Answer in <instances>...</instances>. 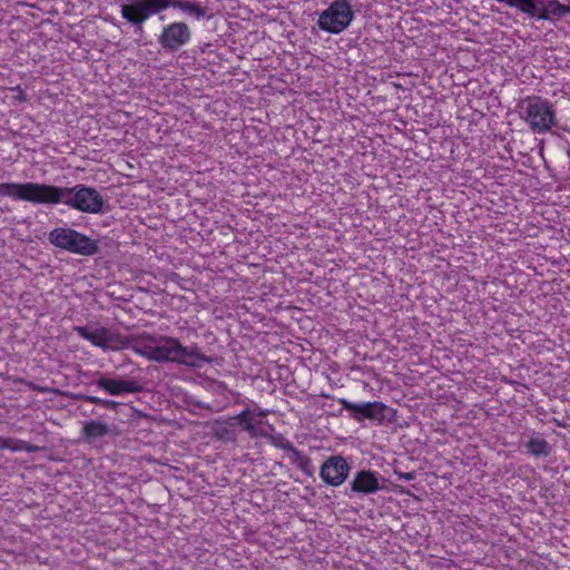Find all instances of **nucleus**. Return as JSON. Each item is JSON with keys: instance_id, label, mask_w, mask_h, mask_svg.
Returning a JSON list of instances; mask_svg holds the SVG:
<instances>
[{"instance_id": "obj_1", "label": "nucleus", "mask_w": 570, "mask_h": 570, "mask_svg": "<svg viewBox=\"0 0 570 570\" xmlns=\"http://www.w3.org/2000/svg\"><path fill=\"white\" fill-rule=\"evenodd\" d=\"M134 350L155 362H175L198 368L210 362L196 347L183 346L177 338L169 336H142L136 340Z\"/></svg>"}, {"instance_id": "obj_2", "label": "nucleus", "mask_w": 570, "mask_h": 570, "mask_svg": "<svg viewBox=\"0 0 570 570\" xmlns=\"http://www.w3.org/2000/svg\"><path fill=\"white\" fill-rule=\"evenodd\" d=\"M174 8L200 20L207 17V8L196 0H128L120 7L121 18L142 31L145 22L153 16Z\"/></svg>"}, {"instance_id": "obj_3", "label": "nucleus", "mask_w": 570, "mask_h": 570, "mask_svg": "<svg viewBox=\"0 0 570 570\" xmlns=\"http://www.w3.org/2000/svg\"><path fill=\"white\" fill-rule=\"evenodd\" d=\"M66 205L88 214H99L104 206L102 196L91 187L76 185L73 187H59L47 184L45 205Z\"/></svg>"}, {"instance_id": "obj_4", "label": "nucleus", "mask_w": 570, "mask_h": 570, "mask_svg": "<svg viewBox=\"0 0 570 570\" xmlns=\"http://www.w3.org/2000/svg\"><path fill=\"white\" fill-rule=\"evenodd\" d=\"M519 116L534 134L550 131L557 125L553 105L539 96L527 97L519 106Z\"/></svg>"}, {"instance_id": "obj_5", "label": "nucleus", "mask_w": 570, "mask_h": 570, "mask_svg": "<svg viewBox=\"0 0 570 570\" xmlns=\"http://www.w3.org/2000/svg\"><path fill=\"white\" fill-rule=\"evenodd\" d=\"M509 8H514L537 20H548L556 22L570 13V6L561 3L559 0H495Z\"/></svg>"}, {"instance_id": "obj_6", "label": "nucleus", "mask_w": 570, "mask_h": 570, "mask_svg": "<svg viewBox=\"0 0 570 570\" xmlns=\"http://www.w3.org/2000/svg\"><path fill=\"white\" fill-rule=\"evenodd\" d=\"M50 244L69 253L90 256L98 252V244L70 227H57L48 234Z\"/></svg>"}, {"instance_id": "obj_7", "label": "nucleus", "mask_w": 570, "mask_h": 570, "mask_svg": "<svg viewBox=\"0 0 570 570\" xmlns=\"http://www.w3.org/2000/svg\"><path fill=\"white\" fill-rule=\"evenodd\" d=\"M354 12L347 0H335L325 10H323L317 20L321 30L338 35L352 23Z\"/></svg>"}, {"instance_id": "obj_8", "label": "nucleus", "mask_w": 570, "mask_h": 570, "mask_svg": "<svg viewBox=\"0 0 570 570\" xmlns=\"http://www.w3.org/2000/svg\"><path fill=\"white\" fill-rule=\"evenodd\" d=\"M46 188L47 184L40 183H4L0 184V196L28 202L33 205H45Z\"/></svg>"}, {"instance_id": "obj_9", "label": "nucleus", "mask_w": 570, "mask_h": 570, "mask_svg": "<svg viewBox=\"0 0 570 570\" xmlns=\"http://www.w3.org/2000/svg\"><path fill=\"white\" fill-rule=\"evenodd\" d=\"M191 40L190 28L181 21H174L164 26L158 42L166 51H177Z\"/></svg>"}, {"instance_id": "obj_10", "label": "nucleus", "mask_w": 570, "mask_h": 570, "mask_svg": "<svg viewBox=\"0 0 570 570\" xmlns=\"http://www.w3.org/2000/svg\"><path fill=\"white\" fill-rule=\"evenodd\" d=\"M351 466L342 455H332L321 466V479L331 487H338L345 482Z\"/></svg>"}, {"instance_id": "obj_11", "label": "nucleus", "mask_w": 570, "mask_h": 570, "mask_svg": "<svg viewBox=\"0 0 570 570\" xmlns=\"http://www.w3.org/2000/svg\"><path fill=\"white\" fill-rule=\"evenodd\" d=\"M338 403L358 422L364 419L381 421L385 417V411L387 410L385 404L377 401L353 403L346 399H338Z\"/></svg>"}, {"instance_id": "obj_12", "label": "nucleus", "mask_w": 570, "mask_h": 570, "mask_svg": "<svg viewBox=\"0 0 570 570\" xmlns=\"http://www.w3.org/2000/svg\"><path fill=\"white\" fill-rule=\"evenodd\" d=\"M382 488V479L379 473L370 470L358 471L351 482L352 491L362 494H373Z\"/></svg>"}, {"instance_id": "obj_13", "label": "nucleus", "mask_w": 570, "mask_h": 570, "mask_svg": "<svg viewBox=\"0 0 570 570\" xmlns=\"http://www.w3.org/2000/svg\"><path fill=\"white\" fill-rule=\"evenodd\" d=\"M83 340L89 341L92 345L104 350L109 348L112 343V333L110 330L100 326H76L73 328Z\"/></svg>"}, {"instance_id": "obj_14", "label": "nucleus", "mask_w": 570, "mask_h": 570, "mask_svg": "<svg viewBox=\"0 0 570 570\" xmlns=\"http://www.w3.org/2000/svg\"><path fill=\"white\" fill-rule=\"evenodd\" d=\"M267 410L246 409L239 414L235 415L233 420H235L244 431L254 436L261 432L259 428L263 424V419L267 415Z\"/></svg>"}, {"instance_id": "obj_15", "label": "nucleus", "mask_w": 570, "mask_h": 570, "mask_svg": "<svg viewBox=\"0 0 570 570\" xmlns=\"http://www.w3.org/2000/svg\"><path fill=\"white\" fill-rule=\"evenodd\" d=\"M98 387L102 389L110 395H124L136 393L139 391V384L130 380H116L110 377H100L97 381Z\"/></svg>"}, {"instance_id": "obj_16", "label": "nucleus", "mask_w": 570, "mask_h": 570, "mask_svg": "<svg viewBox=\"0 0 570 570\" xmlns=\"http://www.w3.org/2000/svg\"><path fill=\"white\" fill-rule=\"evenodd\" d=\"M528 452L534 456H548L550 454L549 443L540 435H532L527 442Z\"/></svg>"}, {"instance_id": "obj_17", "label": "nucleus", "mask_w": 570, "mask_h": 570, "mask_svg": "<svg viewBox=\"0 0 570 570\" xmlns=\"http://www.w3.org/2000/svg\"><path fill=\"white\" fill-rule=\"evenodd\" d=\"M83 433L90 440H96L108 433V426L98 421H90L83 425Z\"/></svg>"}, {"instance_id": "obj_18", "label": "nucleus", "mask_w": 570, "mask_h": 570, "mask_svg": "<svg viewBox=\"0 0 570 570\" xmlns=\"http://www.w3.org/2000/svg\"><path fill=\"white\" fill-rule=\"evenodd\" d=\"M94 402L99 403L100 405H102L105 407H112L116 405V402L111 401V400L94 399Z\"/></svg>"}]
</instances>
